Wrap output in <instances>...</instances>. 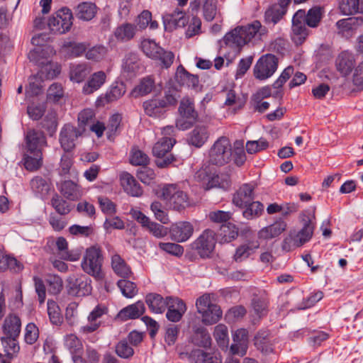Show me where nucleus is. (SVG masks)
<instances>
[{"label": "nucleus", "mask_w": 363, "mask_h": 363, "mask_svg": "<svg viewBox=\"0 0 363 363\" xmlns=\"http://www.w3.org/2000/svg\"><path fill=\"white\" fill-rule=\"evenodd\" d=\"M98 203L101 211L109 216L113 215L116 212V204L108 198L105 196H99Z\"/></svg>", "instance_id": "774afa93"}, {"label": "nucleus", "mask_w": 363, "mask_h": 363, "mask_svg": "<svg viewBox=\"0 0 363 363\" xmlns=\"http://www.w3.org/2000/svg\"><path fill=\"white\" fill-rule=\"evenodd\" d=\"M96 13V6L91 2L79 4L75 10L76 16L83 21L91 20Z\"/></svg>", "instance_id": "c9c22d12"}, {"label": "nucleus", "mask_w": 363, "mask_h": 363, "mask_svg": "<svg viewBox=\"0 0 363 363\" xmlns=\"http://www.w3.org/2000/svg\"><path fill=\"white\" fill-rule=\"evenodd\" d=\"M233 343L230 346V352L233 354L244 356L248 348V331L244 328H240L233 334Z\"/></svg>", "instance_id": "6ab92c4d"}, {"label": "nucleus", "mask_w": 363, "mask_h": 363, "mask_svg": "<svg viewBox=\"0 0 363 363\" xmlns=\"http://www.w3.org/2000/svg\"><path fill=\"white\" fill-rule=\"evenodd\" d=\"M135 23L136 28H138L140 30L145 29L148 26H150V28L152 30L158 28V23L156 21L152 20V13L148 10L143 11L138 16Z\"/></svg>", "instance_id": "79ce46f5"}, {"label": "nucleus", "mask_w": 363, "mask_h": 363, "mask_svg": "<svg viewBox=\"0 0 363 363\" xmlns=\"http://www.w3.org/2000/svg\"><path fill=\"white\" fill-rule=\"evenodd\" d=\"M354 55L348 51H343L339 54L335 60L337 70L342 75L347 76L356 67Z\"/></svg>", "instance_id": "412c9836"}, {"label": "nucleus", "mask_w": 363, "mask_h": 363, "mask_svg": "<svg viewBox=\"0 0 363 363\" xmlns=\"http://www.w3.org/2000/svg\"><path fill=\"white\" fill-rule=\"evenodd\" d=\"M177 101L176 92L169 90L165 92L163 98H152L144 101L143 107L148 116L160 118L164 114L167 106L175 105Z\"/></svg>", "instance_id": "423d86ee"}, {"label": "nucleus", "mask_w": 363, "mask_h": 363, "mask_svg": "<svg viewBox=\"0 0 363 363\" xmlns=\"http://www.w3.org/2000/svg\"><path fill=\"white\" fill-rule=\"evenodd\" d=\"M208 133L204 125H198L190 133L188 141L190 145L201 147L207 140Z\"/></svg>", "instance_id": "72a5a7b5"}, {"label": "nucleus", "mask_w": 363, "mask_h": 363, "mask_svg": "<svg viewBox=\"0 0 363 363\" xmlns=\"http://www.w3.org/2000/svg\"><path fill=\"white\" fill-rule=\"evenodd\" d=\"M57 255L65 260L75 262L79 259L80 253L77 251L69 250L68 242L63 237H59L56 240Z\"/></svg>", "instance_id": "393cba45"}, {"label": "nucleus", "mask_w": 363, "mask_h": 363, "mask_svg": "<svg viewBox=\"0 0 363 363\" xmlns=\"http://www.w3.org/2000/svg\"><path fill=\"white\" fill-rule=\"evenodd\" d=\"M120 184L128 194L139 197L143 194V189L140 184L130 173L124 172L120 174Z\"/></svg>", "instance_id": "4be33fe9"}, {"label": "nucleus", "mask_w": 363, "mask_h": 363, "mask_svg": "<svg viewBox=\"0 0 363 363\" xmlns=\"http://www.w3.org/2000/svg\"><path fill=\"white\" fill-rule=\"evenodd\" d=\"M46 284L48 292L56 295L62 289V280L57 275H48L46 278Z\"/></svg>", "instance_id": "680f3d73"}, {"label": "nucleus", "mask_w": 363, "mask_h": 363, "mask_svg": "<svg viewBox=\"0 0 363 363\" xmlns=\"http://www.w3.org/2000/svg\"><path fill=\"white\" fill-rule=\"evenodd\" d=\"M286 223L284 220H277L272 225L262 228L258 232V237L263 240H270L280 235L286 229Z\"/></svg>", "instance_id": "b1692460"}, {"label": "nucleus", "mask_w": 363, "mask_h": 363, "mask_svg": "<svg viewBox=\"0 0 363 363\" xmlns=\"http://www.w3.org/2000/svg\"><path fill=\"white\" fill-rule=\"evenodd\" d=\"M81 134L82 133L74 126L69 124L65 125L60 134V143L63 150L66 152L73 150L76 140Z\"/></svg>", "instance_id": "a211bd4d"}, {"label": "nucleus", "mask_w": 363, "mask_h": 363, "mask_svg": "<svg viewBox=\"0 0 363 363\" xmlns=\"http://www.w3.org/2000/svg\"><path fill=\"white\" fill-rule=\"evenodd\" d=\"M90 72L91 68L86 63L72 65L69 69V79L73 82L80 83Z\"/></svg>", "instance_id": "f704fd0d"}, {"label": "nucleus", "mask_w": 363, "mask_h": 363, "mask_svg": "<svg viewBox=\"0 0 363 363\" xmlns=\"http://www.w3.org/2000/svg\"><path fill=\"white\" fill-rule=\"evenodd\" d=\"M51 205L60 215L68 214L71 211L69 204L57 194L52 196Z\"/></svg>", "instance_id": "052dcab7"}, {"label": "nucleus", "mask_w": 363, "mask_h": 363, "mask_svg": "<svg viewBox=\"0 0 363 363\" xmlns=\"http://www.w3.org/2000/svg\"><path fill=\"white\" fill-rule=\"evenodd\" d=\"M155 86L154 79L148 76L143 78L140 84L134 89L133 92L138 95L145 96L150 94Z\"/></svg>", "instance_id": "4d7b16f0"}, {"label": "nucleus", "mask_w": 363, "mask_h": 363, "mask_svg": "<svg viewBox=\"0 0 363 363\" xmlns=\"http://www.w3.org/2000/svg\"><path fill=\"white\" fill-rule=\"evenodd\" d=\"M213 336L218 345L227 347L229 343L228 330L225 325L218 324L214 328Z\"/></svg>", "instance_id": "3c124183"}, {"label": "nucleus", "mask_w": 363, "mask_h": 363, "mask_svg": "<svg viewBox=\"0 0 363 363\" xmlns=\"http://www.w3.org/2000/svg\"><path fill=\"white\" fill-rule=\"evenodd\" d=\"M136 32L135 25L130 23H124L115 29L113 34L117 40L128 42L135 37Z\"/></svg>", "instance_id": "c85d7f7f"}, {"label": "nucleus", "mask_w": 363, "mask_h": 363, "mask_svg": "<svg viewBox=\"0 0 363 363\" xmlns=\"http://www.w3.org/2000/svg\"><path fill=\"white\" fill-rule=\"evenodd\" d=\"M259 247L257 242H247L238 246L233 255V259L236 262H241L247 259Z\"/></svg>", "instance_id": "2f4dec72"}, {"label": "nucleus", "mask_w": 363, "mask_h": 363, "mask_svg": "<svg viewBox=\"0 0 363 363\" xmlns=\"http://www.w3.org/2000/svg\"><path fill=\"white\" fill-rule=\"evenodd\" d=\"M207 352L199 350H194L191 352L182 353V358H186L189 363H203Z\"/></svg>", "instance_id": "338daca9"}, {"label": "nucleus", "mask_w": 363, "mask_h": 363, "mask_svg": "<svg viewBox=\"0 0 363 363\" xmlns=\"http://www.w3.org/2000/svg\"><path fill=\"white\" fill-rule=\"evenodd\" d=\"M177 79L180 84L188 87L194 88L199 84L198 77L189 73L182 66L177 69Z\"/></svg>", "instance_id": "58836bf2"}, {"label": "nucleus", "mask_w": 363, "mask_h": 363, "mask_svg": "<svg viewBox=\"0 0 363 363\" xmlns=\"http://www.w3.org/2000/svg\"><path fill=\"white\" fill-rule=\"evenodd\" d=\"M352 84L353 91H363V60L353 69Z\"/></svg>", "instance_id": "09e8293b"}, {"label": "nucleus", "mask_w": 363, "mask_h": 363, "mask_svg": "<svg viewBox=\"0 0 363 363\" xmlns=\"http://www.w3.org/2000/svg\"><path fill=\"white\" fill-rule=\"evenodd\" d=\"M267 29L259 21H254L245 26H237L223 37L224 43L230 47L240 49L244 45L257 44L266 35Z\"/></svg>", "instance_id": "f257e3e1"}, {"label": "nucleus", "mask_w": 363, "mask_h": 363, "mask_svg": "<svg viewBox=\"0 0 363 363\" xmlns=\"http://www.w3.org/2000/svg\"><path fill=\"white\" fill-rule=\"evenodd\" d=\"M130 162L133 165L146 166L149 163V157L140 150L133 148L130 152Z\"/></svg>", "instance_id": "0e129e2a"}, {"label": "nucleus", "mask_w": 363, "mask_h": 363, "mask_svg": "<svg viewBox=\"0 0 363 363\" xmlns=\"http://www.w3.org/2000/svg\"><path fill=\"white\" fill-rule=\"evenodd\" d=\"M190 6L193 11L201 7L203 17L207 21H212L216 16L221 17V5L218 0H193Z\"/></svg>", "instance_id": "f8f14e48"}, {"label": "nucleus", "mask_w": 363, "mask_h": 363, "mask_svg": "<svg viewBox=\"0 0 363 363\" xmlns=\"http://www.w3.org/2000/svg\"><path fill=\"white\" fill-rule=\"evenodd\" d=\"M304 23L311 28H316L323 17V9L320 6H314L307 13L304 11Z\"/></svg>", "instance_id": "a19ab883"}, {"label": "nucleus", "mask_w": 363, "mask_h": 363, "mask_svg": "<svg viewBox=\"0 0 363 363\" xmlns=\"http://www.w3.org/2000/svg\"><path fill=\"white\" fill-rule=\"evenodd\" d=\"M73 16L71 10L64 7L56 11L48 20V27L55 34L69 31L72 26Z\"/></svg>", "instance_id": "6e6552de"}, {"label": "nucleus", "mask_w": 363, "mask_h": 363, "mask_svg": "<svg viewBox=\"0 0 363 363\" xmlns=\"http://www.w3.org/2000/svg\"><path fill=\"white\" fill-rule=\"evenodd\" d=\"M106 74L104 71L93 73L82 88L83 94L89 95L99 90L106 82Z\"/></svg>", "instance_id": "5701e85b"}, {"label": "nucleus", "mask_w": 363, "mask_h": 363, "mask_svg": "<svg viewBox=\"0 0 363 363\" xmlns=\"http://www.w3.org/2000/svg\"><path fill=\"white\" fill-rule=\"evenodd\" d=\"M304 10L297 11L293 16L291 39L297 45H301L308 35V29L304 23Z\"/></svg>", "instance_id": "ddd939ff"}, {"label": "nucleus", "mask_w": 363, "mask_h": 363, "mask_svg": "<svg viewBox=\"0 0 363 363\" xmlns=\"http://www.w3.org/2000/svg\"><path fill=\"white\" fill-rule=\"evenodd\" d=\"M103 262L104 257L101 247L94 245L86 250L81 265L85 273L97 280H101L104 277L101 270Z\"/></svg>", "instance_id": "20e7f679"}, {"label": "nucleus", "mask_w": 363, "mask_h": 363, "mask_svg": "<svg viewBox=\"0 0 363 363\" xmlns=\"http://www.w3.org/2000/svg\"><path fill=\"white\" fill-rule=\"evenodd\" d=\"M179 115L183 116L190 120H196L198 114L194 108V104L189 98H183L179 107Z\"/></svg>", "instance_id": "37998d69"}, {"label": "nucleus", "mask_w": 363, "mask_h": 363, "mask_svg": "<svg viewBox=\"0 0 363 363\" xmlns=\"http://www.w3.org/2000/svg\"><path fill=\"white\" fill-rule=\"evenodd\" d=\"M16 338V337L9 336L1 337V342L4 347V351L6 353V356L9 358H12L13 354L18 353L20 350Z\"/></svg>", "instance_id": "13d9d810"}, {"label": "nucleus", "mask_w": 363, "mask_h": 363, "mask_svg": "<svg viewBox=\"0 0 363 363\" xmlns=\"http://www.w3.org/2000/svg\"><path fill=\"white\" fill-rule=\"evenodd\" d=\"M193 232V225L186 221L176 223L169 229L172 240L177 242H183L189 240Z\"/></svg>", "instance_id": "aec40b11"}, {"label": "nucleus", "mask_w": 363, "mask_h": 363, "mask_svg": "<svg viewBox=\"0 0 363 363\" xmlns=\"http://www.w3.org/2000/svg\"><path fill=\"white\" fill-rule=\"evenodd\" d=\"M4 331L9 337H17L21 333V321L18 316L9 315L4 323Z\"/></svg>", "instance_id": "473e14b6"}, {"label": "nucleus", "mask_w": 363, "mask_h": 363, "mask_svg": "<svg viewBox=\"0 0 363 363\" xmlns=\"http://www.w3.org/2000/svg\"><path fill=\"white\" fill-rule=\"evenodd\" d=\"M64 48L71 57H77L82 55L86 49V45L80 43H69L65 44Z\"/></svg>", "instance_id": "69168bd1"}, {"label": "nucleus", "mask_w": 363, "mask_h": 363, "mask_svg": "<svg viewBox=\"0 0 363 363\" xmlns=\"http://www.w3.org/2000/svg\"><path fill=\"white\" fill-rule=\"evenodd\" d=\"M284 9L281 8L279 5L274 4L270 6L264 12V22L267 24L274 26L286 14Z\"/></svg>", "instance_id": "e433bc0d"}, {"label": "nucleus", "mask_w": 363, "mask_h": 363, "mask_svg": "<svg viewBox=\"0 0 363 363\" xmlns=\"http://www.w3.org/2000/svg\"><path fill=\"white\" fill-rule=\"evenodd\" d=\"M278 58L272 54L262 55L254 67V76L259 80L272 77L278 67Z\"/></svg>", "instance_id": "9d476101"}, {"label": "nucleus", "mask_w": 363, "mask_h": 363, "mask_svg": "<svg viewBox=\"0 0 363 363\" xmlns=\"http://www.w3.org/2000/svg\"><path fill=\"white\" fill-rule=\"evenodd\" d=\"M122 294L126 298H133L138 292L137 286L133 281L122 279L117 282Z\"/></svg>", "instance_id": "5fc2aeb1"}, {"label": "nucleus", "mask_w": 363, "mask_h": 363, "mask_svg": "<svg viewBox=\"0 0 363 363\" xmlns=\"http://www.w3.org/2000/svg\"><path fill=\"white\" fill-rule=\"evenodd\" d=\"M60 192L65 197L72 201L76 200L80 196L79 187L70 180L65 181L61 184Z\"/></svg>", "instance_id": "49530a36"}, {"label": "nucleus", "mask_w": 363, "mask_h": 363, "mask_svg": "<svg viewBox=\"0 0 363 363\" xmlns=\"http://www.w3.org/2000/svg\"><path fill=\"white\" fill-rule=\"evenodd\" d=\"M255 184H243L234 193L232 199L233 203L240 208H244L245 206L255 199Z\"/></svg>", "instance_id": "dca6fc26"}, {"label": "nucleus", "mask_w": 363, "mask_h": 363, "mask_svg": "<svg viewBox=\"0 0 363 363\" xmlns=\"http://www.w3.org/2000/svg\"><path fill=\"white\" fill-rule=\"evenodd\" d=\"M213 296L205 294L197 298L196 306L197 311L201 315V321L205 325L216 323L222 317L223 313L219 306L215 303Z\"/></svg>", "instance_id": "39448f33"}, {"label": "nucleus", "mask_w": 363, "mask_h": 363, "mask_svg": "<svg viewBox=\"0 0 363 363\" xmlns=\"http://www.w3.org/2000/svg\"><path fill=\"white\" fill-rule=\"evenodd\" d=\"M269 300L266 297H256L252 300L255 313L259 316H264L268 313Z\"/></svg>", "instance_id": "bf43d9fd"}, {"label": "nucleus", "mask_w": 363, "mask_h": 363, "mask_svg": "<svg viewBox=\"0 0 363 363\" xmlns=\"http://www.w3.org/2000/svg\"><path fill=\"white\" fill-rule=\"evenodd\" d=\"M302 227L299 230H291L284 239L282 249L290 252L308 242L313 237L315 228V216L313 211H304L299 216Z\"/></svg>", "instance_id": "f03ea898"}, {"label": "nucleus", "mask_w": 363, "mask_h": 363, "mask_svg": "<svg viewBox=\"0 0 363 363\" xmlns=\"http://www.w3.org/2000/svg\"><path fill=\"white\" fill-rule=\"evenodd\" d=\"M245 210L242 216L247 220H252L259 217L264 211V205L259 201H251L249 204L244 206Z\"/></svg>", "instance_id": "c03bdc74"}, {"label": "nucleus", "mask_w": 363, "mask_h": 363, "mask_svg": "<svg viewBox=\"0 0 363 363\" xmlns=\"http://www.w3.org/2000/svg\"><path fill=\"white\" fill-rule=\"evenodd\" d=\"M145 305L142 301H138L123 308L118 313V317L123 320L135 319L139 318L145 312Z\"/></svg>", "instance_id": "7c9ffc66"}, {"label": "nucleus", "mask_w": 363, "mask_h": 363, "mask_svg": "<svg viewBox=\"0 0 363 363\" xmlns=\"http://www.w3.org/2000/svg\"><path fill=\"white\" fill-rule=\"evenodd\" d=\"M22 265L14 258L5 255L0 250V271L4 272L8 269L14 271L21 270Z\"/></svg>", "instance_id": "8fccbe9b"}, {"label": "nucleus", "mask_w": 363, "mask_h": 363, "mask_svg": "<svg viewBox=\"0 0 363 363\" xmlns=\"http://www.w3.org/2000/svg\"><path fill=\"white\" fill-rule=\"evenodd\" d=\"M337 28L342 31L356 30L363 25V18L360 17H352L340 20L336 23Z\"/></svg>", "instance_id": "603ef678"}, {"label": "nucleus", "mask_w": 363, "mask_h": 363, "mask_svg": "<svg viewBox=\"0 0 363 363\" xmlns=\"http://www.w3.org/2000/svg\"><path fill=\"white\" fill-rule=\"evenodd\" d=\"M340 9L345 15L363 13V0H341Z\"/></svg>", "instance_id": "4c0bfd02"}, {"label": "nucleus", "mask_w": 363, "mask_h": 363, "mask_svg": "<svg viewBox=\"0 0 363 363\" xmlns=\"http://www.w3.org/2000/svg\"><path fill=\"white\" fill-rule=\"evenodd\" d=\"M215 233L209 229L204 230L202 234L191 244L194 250L201 257H208L214 250L216 245Z\"/></svg>", "instance_id": "9b49d317"}, {"label": "nucleus", "mask_w": 363, "mask_h": 363, "mask_svg": "<svg viewBox=\"0 0 363 363\" xmlns=\"http://www.w3.org/2000/svg\"><path fill=\"white\" fill-rule=\"evenodd\" d=\"M125 92L123 83L113 85L104 96H101L97 99V103L101 105L117 101L123 96Z\"/></svg>", "instance_id": "c756f323"}, {"label": "nucleus", "mask_w": 363, "mask_h": 363, "mask_svg": "<svg viewBox=\"0 0 363 363\" xmlns=\"http://www.w3.org/2000/svg\"><path fill=\"white\" fill-rule=\"evenodd\" d=\"M232 157V146L229 139L220 137L209 150V162L216 165H224L228 163Z\"/></svg>", "instance_id": "0eeeda50"}, {"label": "nucleus", "mask_w": 363, "mask_h": 363, "mask_svg": "<svg viewBox=\"0 0 363 363\" xmlns=\"http://www.w3.org/2000/svg\"><path fill=\"white\" fill-rule=\"evenodd\" d=\"M23 162L27 170L36 171L43 165V153H40V155H33V154H30L26 151Z\"/></svg>", "instance_id": "de8ad7c7"}, {"label": "nucleus", "mask_w": 363, "mask_h": 363, "mask_svg": "<svg viewBox=\"0 0 363 363\" xmlns=\"http://www.w3.org/2000/svg\"><path fill=\"white\" fill-rule=\"evenodd\" d=\"M167 23L175 28H183L187 23L186 14L182 11L176 9L174 13L168 15L166 18Z\"/></svg>", "instance_id": "864d4df0"}, {"label": "nucleus", "mask_w": 363, "mask_h": 363, "mask_svg": "<svg viewBox=\"0 0 363 363\" xmlns=\"http://www.w3.org/2000/svg\"><path fill=\"white\" fill-rule=\"evenodd\" d=\"M141 49L147 57L154 60L160 56L162 48L152 40L145 39L141 42Z\"/></svg>", "instance_id": "a18cd8bd"}, {"label": "nucleus", "mask_w": 363, "mask_h": 363, "mask_svg": "<svg viewBox=\"0 0 363 363\" xmlns=\"http://www.w3.org/2000/svg\"><path fill=\"white\" fill-rule=\"evenodd\" d=\"M167 318L174 323L179 322L186 311L185 303L176 296H167Z\"/></svg>", "instance_id": "f3484780"}, {"label": "nucleus", "mask_w": 363, "mask_h": 363, "mask_svg": "<svg viewBox=\"0 0 363 363\" xmlns=\"http://www.w3.org/2000/svg\"><path fill=\"white\" fill-rule=\"evenodd\" d=\"M48 314L51 323L54 325H60L62 321L60 309L57 303L52 300H48Z\"/></svg>", "instance_id": "6e6d98bb"}, {"label": "nucleus", "mask_w": 363, "mask_h": 363, "mask_svg": "<svg viewBox=\"0 0 363 363\" xmlns=\"http://www.w3.org/2000/svg\"><path fill=\"white\" fill-rule=\"evenodd\" d=\"M145 302L152 313L161 314L167 309V296L164 298L158 294L150 293L146 296Z\"/></svg>", "instance_id": "a878e982"}, {"label": "nucleus", "mask_w": 363, "mask_h": 363, "mask_svg": "<svg viewBox=\"0 0 363 363\" xmlns=\"http://www.w3.org/2000/svg\"><path fill=\"white\" fill-rule=\"evenodd\" d=\"M65 346L71 353L74 354H81L82 350V344L80 340L73 334L67 335L65 340Z\"/></svg>", "instance_id": "e2e57ef3"}, {"label": "nucleus", "mask_w": 363, "mask_h": 363, "mask_svg": "<svg viewBox=\"0 0 363 363\" xmlns=\"http://www.w3.org/2000/svg\"><path fill=\"white\" fill-rule=\"evenodd\" d=\"M238 236V228L235 224L228 223L222 225L219 233L220 242L228 243L235 240Z\"/></svg>", "instance_id": "ea45409f"}, {"label": "nucleus", "mask_w": 363, "mask_h": 363, "mask_svg": "<svg viewBox=\"0 0 363 363\" xmlns=\"http://www.w3.org/2000/svg\"><path fill=\"white\" fill-rule=\"evenodd\" d=\"M91 279L86 275L74 276L68 279L69 294L77 296L89 295L91 291Z\"/></svg>", "instance_id": "4468645a"}, {"label": "nucleus", "mask_w": 363, "mask_h": 363, "mask_svg": "<svg viewBox=\"0 0 363 363\" xmlns=\"http://www.w3.org/2000/svg\"><path fill=\"white\" fill-rule=\"evenodd\" d=\"M26 151L33 155H40L47 145L45 134L42 131L30 130L26 135Z\"/></svg>", "instance_id": "2eb2a0df"}, {"label": "nucleus", "mask_w": 363, "mask_h": 363, "mask_svg": "<svg viewBox=\"0 0 363 363\" xmlns=\"http://www.w3.org/2000/svg\"><path fill=\"white\" fill-rule=\"evenodd\" d=\"M191 341L195 345L202 347H209L211 345V338L206 328L203 326H194Z\"/></svg>", "instance_id": "cd10ccee"}, {"label": "nucleus", "mask_w": 363, "mask_h": 363, "mask_svg": "<svg viewBox=\"0 0 363 363\" xmlns=\"http://www.w3.org/2000/svg\"><path fill=\"white\" fill-rule=\"evenodd\" d=\"M159 197L170 208L180 211L190 206V201L186 192L174 184L164 185L159 193Z\"/></svg>", "instance_id": "7ed1b4c3"}, {"label": "nucleus", "mask_w": 363, "mask_h": 363, "mask_svg": "<svg viewBox=\"0 0 363 363\" xmlns=\"http://www.w3.org/2000/svg\"><path fill=\"white\" fill-rule=\"evenodd\" d=\"M111 268L117 276L123 279H128L133 274L130 267L118 254L111 257Z\"/></svg>", "instance_id": "bb28decb"}, {"label": "nucleus", "mask_w": 363, "mask_h": 363, "mask_svg": "<svg viewBox=\"0 0 363 363\" xmlns=\"http://www.w3.org/2000/svg\"><path fill=\"white\" fill-rule=\"evenodd\" d=\"M175 143L176 140L173 138H164L155 144L152 148V153L157 157L155 162L158 167H167L175 161L176 159L172 155H167Z\"/></svg>", "instance_id": "1a4fd4ad"}]
</instances>
